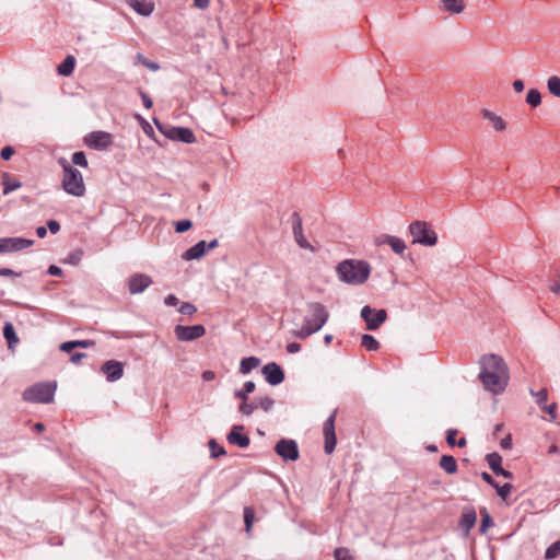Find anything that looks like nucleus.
<instances>
[{
  "label": "nucleus",
  "mask_w": 560,
  "mask_h": 560,
  "mask_svg": "<svg viewBox=\"0 0 560 560\" xmlns=\"http://www.w3.org/2000/svg\"><path fill=\"white\" fill-rule=\"evenodd\" d=\"M47 273L52 277H61L63 275V271L59 266L50 265L47 269Z\"/></svg>",
  "instance_id": "052dcab7"
},
{
  "label": "nucleus",
  "mask_w": 560,
  "mask_h": 560,
  "mask_svg": "<svg viewBox=\"0 0 560 560\" xmlns=\"http://www.w3.org/2000/svg\"><path fill=\"white\" fill-rule=\"evenodd\" d=\"M22 273V271L18 272L10 268H0V277H21Z\"/></svg>",
  "instance_id": "13d9d810"
},
{
  "label": "nucleus",
  "mask_w": 560,
  "mask_h": 560,
  "mask_svg": "<svg viewBox=\"0 0 560 560\" xmlns=\"http://www.w3.org/2000/svg\"><path fill=\"white\" fill-rule=\"evenodd\" d=\"M191 226L192 222L189 219L179 220L174 223L175 232L179 234L187 232Z\"/></svg>",
  "instance_id": "49530a36"
},
{
  "label": "nucleus",
  "mask_w": 560,
  "mask_h": 560,
  "mask_svg": "<svg viewBox=\"0 0 560 560\" xmlns=\"http://www.w3.org/2000/svg\"><path fill=\"white\" fill-rule=\"evenodd\" d=\"M15 153V149L11 145H5L1 149L0 151V156L1 159H3L4 161H9L12 155Z\"/></svg>",
  "instance_id": "603ef678"
},
{
  "label": "nucleus",
  "mask_w": 560,
  "mask_h": 560,
  "mask_svg": "<svg viewBox=\"0 0 560 560\" xmlns=\"http://www.w3.org/2000/svg\"><path fill=\"white\" fill-rule=\"evenodd\" d=\"M153 283L152 278L142 272H136L128 279V291L131 295L143 293Z\"/></svg>",
  "instance_id": "4468645a"
},
{
  "label": "nucleus",
  "mask_w": 560,
  "mask_h": 560,
  "mask_svg": "<svg viewBox=\"0 0 560 560\" xmlns=\"http://www.w3.org/2000/svg\"><path fill=\"white\" fill-rule=\"evenodd\" d=\"M47 230L50 231L51 234H57L60 231V224L57 220L50 219L47 221Z\"/></svg>",
  "instance_id": "6e6d98bb"
},
{
  "label": "nucleus",
  "mask_w": 560,
  "mask_h": 560,
  "mask_svg": "<svg viewBox=\"0 0 560 560\" xmlns=\"http://www.w3.org/2000/svg\"><path fill=\"white\" fill-rule=\"evenodd\" d=\"M71 162L73 165L86 168L89 165L86 154L84 151H75L71 156Z\"/></svg>",
  "instance_id": "58836bf2"
},
{
  "label": "nucleus",
  "mask_w": 560,
  "mask_h": 560,
  "mask_svg": "<svg viewBox=\"0 0 560 560\" xmlns=\"http://www.w3.org/2000/svg\"><path fill=\"white\" fill-rule=\"evenodd\" d=\"M83 257V250L82 249H75L68 254L67 258L65 259L66 264L78 266Z\"/></svg>",
  "instance_id": "79ce46f5"
},
{
  "label": "nucleus",
  "mask_w": 560,
  "mask_h": 560,
  "mask_svg": "<svg viewBox=\"0 0 560 560\" xmlns=\"http://www.w3.org/2000/svg\"><path fill=\"white\" fill-rule=\"evenodd\" d=\"M261 373L270 386H277L281 384L285 378L283 369L276 362H269L265 364L261 369Z\"/></svg>",
  "instance_id": "2eb2a0df"
},
{
  "label": "nucleus",
  "mask_w": 560,
  "mask_h": 560,
  "mask_svg": "<svg viewBox=\"0 0 560 560\" xmlns=\"http://www.w3.org/2000/svg\"><path fill=\"white\" fill-rule=\"evenodd\" d=\"M335 420H336V411H334L324 422L323 433H324V451L326 454H331L337 445V438L335 431Z\"/></svg>",
  "instance_id": "f8f14e48"
},
{
  "label": "nucleus",
  "mask_w": 560,
  "mask_h": 560,
  "mask_svg": "<svg viewBox=\"0 0 560 560\" xmlns=\"http://www.w3.org/2000/svg\"><path fill=\"white\" fill-rule=\"evenodd\" d=\"M360 316L365 322L368 330H377L387 319V311L373 310L370 305H365L361 308Z\"/></svg>",
  "instance_id": "0eeeda50"
},
{
  "label": "nucleus",
  "mask_w": 560,
  "mask_h": 560,
  "mask_svg": "<svg viewBox=\"0 0 560 560\" xmlns=\"http://www.w3.org/2000/svg\"><path fill=\"white\" fill-rule=\"evenodd\" d=\"M139 95L142 100V104L143 106L147 108V109H150L152 108L153 106V101L151 100V97L144 92L142 91L141 89H139Z\"/></svg>",
  "instance_id": "864d4df0"
},
{
  "label": "nucleus",
  "mask_w": 560,
  "mask_h": 560,
  "mask_svg": "<svg viewBox=\"0 0 560 560\" xmlns=\"http://www.w3.org/2000/svg\"><path fill=\"white\" fill-rule=\"evenodd\" d=\"M254 515H255V513L252 508H249V506L244 508L243 517H244L246 530H249L252 528Z\"/></svg>",
  "instance_id": "09e8293b"
},
{
  "label": "nucleus",
  "mask_w": 560,
  "mask_h": 560,
  "mask_svg": "<svg viewBox=\"0 0 560 560\" xmlns=\"http://www.w3.org/2000/svg\"><path fill=\"white\" fill-rule=\"evenodd\" d=\"M255 388L256 384L253 381H246L242 388L234 390L233 395L235 398L241 399L242 401H247L248 395L252 394Z\"/></svg>",
  "instance_id": "2f4dec72"
},
{
  "label": "nucleus",
  "mask_w": 560,
  "mask_h": 560,
  "mask_svg": "<svg viewBox=\"0 0 560 560\" xmlns=\"http://www.w3.org/2000/svg\"><path fill=\"white\" fill-rule=\"evenodd\" d=\"M500 446L503 450H510L512 447V436H511V434H508L505 438H503L500 441Z\"/></svg>",
  "instance_id": "0e129e2a"
},
{
  "label": "nucleus",
  "mask_w": 560,
  "mask_h": 560,
  "mask_svg": "<svg viewBox=\"0 0 560 560\" xmlns=\"http://www.w3.org/2000/svg\"><path fill=\"white\" fill-rule=\"evenodd\" d=\"M61 186L68 195L73 197H83L86 192L83 175L75 167L66 168Z\"/></svg>",
  "instance_id": "39448f33"
},
{
  "label": "nucleus",
  "mask_w": 560,
  "mask_h": 560,
  "mask_svg": "<svg viewBox=\"0 0 560 560\" xmlns=\"http://www.w3.org/2000/svg\"><path fill=\"white\" fill-rule=\"evenodd\" d=\"M273 450L284 462H295L300 457L298 442L293 439H280Z\"/></svg>",
  "instance_id": "1a4fd4ad"
},
{
  "label": "nucleus",
  "mask_w": 560,
  "mask_h": 560,
  "mask_svg": "<svg viewBox=\"0 0 560 560\" xmlns=\"http://www.w3.org/2000/svg\"><path fill=\"white\" fill-rule=\"evenodd\" d=\"M495 491H497V494L503 500V501H506L511 490L513 489V486L509 482L506 483H503L502 486H500L499 483L497 485V487L494 488Z\"/></svg>",
  "instance_id": "de8ad7c7"
},
{
  "label": "nucleus",
  "mask_w": 560,
  "mask_h": 560,
  "mask_svg": "<svg viewBox=\"0 0 560 560\" xmlns=\"http://www.w3.org/2000/svg\"><path fill=\"white\" fill-rule=\"evenodd\" d=\"M128 3L138 14L142 16L151 15L154 10V4L152 2L131 0Z\"/></svg>",
  "instance_id": "393cba45"
},
{
  "label": "nucleus",
  "mask_w": 560,
  "mask_h": 560,
  "mask_svg": "<svg viewBox=\"0 0 560 560\" xmlns=\"http://www.w3.org/2000/svg\"><path fill=\"white\" fill-rule=\"evenodd\" d=\"M257 408H258L257 401L256 402L242 401L238 406V411L242 415L249 417Z\"/></svg>",
  "instance_id": "37998d69"
},
{
  "label": "nucleus",
  "mask_w": 560,
  "mask_h": 560,
  "mask_svg": "<svg viewBox=\"0 0 560 560\" xmlns=\"http://www.w3.org/2000/svg\"><path fill=\"white\" fill-rule=\"evenodd\" d=\"M153 122L156 129L168 140L178 141L186 144L196 142V136L194 131L188 127L172 126L164 124L158 118H153Z\"/></svg>",
  "instance_id": "7ed1b4c3"
},
{
  "label": "nucleus",
  "mask_w": 560,
  "mask_h": 560,
  "mask_svg": "<svg viewBox=\"0 0 560 560\" xmlns=\"http://www.w3.org/2000/svg\"><path fill=\"white\" fill-rule=\"evenodd\" d=\"M1 242L3 254L21 252L34 244V240L24 238L21 236L1 237Z\"/></svg>",
  "instance_id": "dca6fc26"
},
{
  "label": "nucleus",
  "mask_w": 560,
  "mask_h": 560,
  "mask_svg": "<svg viewBox=\"0 0 560 560\" xmlns=\"http://www.w3.org/2000/svg\"><path fill=\"white\" fill-rule=\"evenodd\" d=\"M260 359L254 355L243 358L240 363V373L246 375L260 364Z\"/></svg>",
  "instance_id": "bb28decb"
},
{
  "label": "nucleus",
  "mask_w": 560,
  "mask_h": 560,
  "mask_svg": "<svg viewBox=\"0 0 560 560\" xmlns=\"http://www.w3.org/2000/svg\"><path fill=\"white\" fill-rule=\"evenodd\" d=\"M480 513H481V521H480L479 532H480V534H486L490 527L494 526V522L486 508H483L480 511Z\"/></svg>",
  "instance_id": "f704fd0d"
},
{
  "label": "nucleus",
  "mask_w": 560,
  "mask_h": 560,
  "mask_svg": "<svg viewBox=\"0 0 560 560\" xmlns=\"http://www.w3.org/2000/svg\"><path fill=\"white\" fill-rule=\"evenodd\" d=\"M273 405L275 400L269 396L259 397L257 399L258 408H261L265 412H269L273 408Z\"/></svg>",
  "instance_id": "c03bdc74"
},
{
  "label": "nucleus",
  "mask_w": 560,
  "mask_h": 560,
  "mask_svg": "<svg viewBox=\"0 0 560 560\" xmlns=\"http://www.w3.org/2000/svg\"><path fill=\"white\" fill-rule=\"evenodd\" d=\"M558 556H560V540L552 542L545 551L547 560L556 559Z\"/></svg>",
  "instance_id": "a19ab883"
},
{
  "label": "nucleus",
  "mask_w": 560,
  "mask_h": 560,
  "mask_svg": "<svg viewBox=\"0 0 560 560\" xmlns=\"http://www.w3.org/2000/svg\"><path fill=\"white\" fill-rule=\"evenodd\" d=\"M377 246L388 245L395 254L401 255L406 249V243L404 240L389 234H381L375 238Z\"/></svg>",
  "instance_id": "412c9836"
},
{
  "label": "nucleus",
  "mask_w": 560,
  "mask_h": 560,
  "mask_svg": "<svg viewBox=\"0 0 560 560\" xmlns=\"http://www.w3.org/2000/svg\"><path fill=\"white\" fill-rule=\"evenodd\" d=\"M84 143L93 150L102 151L107 149L113 143V138L109 132L97 130L88 133L84 137Z\"/></svg>",
  "instance_id": "9b49d317"
},
{
  "label": "nucleus",
  "mask_w": 560,
  "mask_h": 560,
  "mask_svg": "<svg viewBox=\"0 0 560 560\" xmlns=\"http://www.w3.org/2000/svg\"><path fill=\"white\" fill-rule=\"evenodd\" d=\"M486 460H487L490 469L492 470V472L495 476L499 475V472L503 469L502 456L499 453L493 452V453L488 454L486 456Z\"/></svg>",
  "instance_id": "7c9ffc66"
},
{
  "label": "nucleus",
  "mask_w": 560,
  "mask_h": 560,
  "mask_svg": "<svg viewBox=\"0 0 560 560\" xmlns=\"http://www.w3.org/2000/svg\"><path fill=\"white\" fill-rule=\"evenodd\" d=\"M319 329L311 325V323L303 320V325L299 330L293 331V335L299 339H306L311 335L317 332Z\"/></svg>",
  "instance_id": "473e14b6"
},
{
  "label": "nucleus",
  "mask_w": 560,
  "mask_h": 560,
  "mask_svg": "<svg viewBox=\"0 0 560 560\" xmlns=\"http://www.w3.org/2000/svg\"><path fill=\"white\" fill-rule=\"evenodd\" d=\"M306 310L310 316H306L304 319L320 330L329 318L327 307L319 302H308L306 304Z\"/></svg>",
  "instance_id": "6e6552de"
},
{
  "label": "nucleus",
  "mask_w": 560,
  "mask_h": 560,
  "mask_svg": "<svg viewBox=\"0 0 560 560\" xmlns=\"http://www.w3.org/2000/svg\"><path fill=\"white\" fill-rule=\"evenodd\" d=\"M136 118L139 121L145 136L149 137L150 139H152L153 141L158 142V140L155 138L154 130H153L152 126L149 124V121L144 117H142L140 114H137Z\"/></svg>",
  "instance_id": "e433bc0d"
},
{
  "label": "nucleus",
  "mask_w": 560,
  "mask_h": 560,
  "mask_svg": "<svg viewBox=\"0 0 560 560\" xmlns=\"http://www.w3.org/2000/svg\"><path fill=\"white\" fill-rule=\"evenodd\" d=\"M480 114L483 119L488 120L492 125V128L497 132H502L506 129L505 120L490 109L483 108L481 109Z\"/></svg>",
  "instance_id": "5701e85b"
},
{
  "label": "nucleus",
  "mask_w": 560,
  "mask_h": 560,
  "mask_svg": "<svg viewBox=\"0 0 560 560\" xmlns=\"http://www.w3.org/2000/svg\"><path fill=\"white\" fill-rule=\"evenodd\" d=\"M547 88L550 94L556 97H560V78L558 75H551L548 78Z\"/></svg>",
  "instance_id": "4c0bfd02"
},
{
  "label": "nucleus",
  "mask_w": 560,
  "mask_h": 560,
  "mask_svg": "<svg viewBox=\"0 0 560 560\" xmlns=\"http://www.w3.org/2000/svg\"><path fill=\"white\" fill-rule=\"evenodd\" d=\"M57 389L55 381L39 382L26 389L22 394V398L33 404H50Z\"/></svg>",
  "instance_id": "f03ea898"
},
{
  "label": "nucleus",
  "mask_w": 560,
  "mask_h": 560,
  "mask_svg": "<svg viewBox=\"0 0 560 560\" xmlns=\"http://www.w3.org/2000/svg\"><path fill=\"white\" fill-rule=\"evenodd\" d=\"M2 334L8 343V348L13 350L20 341L13 324L7 322L3 326Z\"/></svg>",
  "instance_id": "b1692460"
},
{
  "label": "nucleus",
  "mask_w": 560,
  "mask_h": 560,
  "mask_svg": "<svg viewBox=\"0 0 560 560\" xmlns=\"http://www.w3.org/2000/svg\"><path fill=\"white\" fill-rule=\"evenodd\" d=\"M336 273L342 283L361 285L371 275V265L366 260L345 259L336 266Z\"/></svg>",
  "instance_id": "f257e3e1"
},
{
  "label": "nucleus",
  "mask_w": 560,
  "mask_h": 560,
  "mask_svg": "<svg viewBox=\"0 0 560 560\" xmlns=\"http://www.w3.org/2000/svg\"><path fill=\"white\" fill-rule=\"evenodd\" d=\"M207 254V247L205 246V241H199L188 249H186L182 258L186 261L198 260L202 258Z\"/></svg>",
  "instance_id": "4be33fe9"
},
{
  "label": "nucleus",
  "mask_w": 560,
  "mask_h": 560,
  "mask_svg": "<svg viewBox=\"0 0 560 560\" xmlns=\"http://www.w3.org/2000/svg\"><path fill=\"white\" fill-rule=\"evenodd\" d=\"M525 102L530 107H538L541 104V93L538 89H529Z\"/></svg>",
  "instance_id": "c9c22d12"
},
{
  "label": "nucleus",
  "mask_w": 560,
  "mask_h": 560,
  "mask_svg": "<svg viewBox=\"0 0 560 560\" xmlns=\"http://www.w3.org/2000/svg\"><path fill=\"white\" fill-rule=\"evenodd\" d=\"M301 350V345L299 342H290L287 345V351L291 354L298 353Z\"/></svg>",
  "instance_id": "338daca9"
},
{
  "label": "nucleus",
  "mask_w": 560,
  "mask_h": 560,
  "mask_svg": "<svg viewBox=\"0 0 560 560\" xmlns=\"http://www.w3.org/2000/svg\"><path fill=\"white\" fill-rule=\"evenodd\" d=\"M59 349L62 351V352H67V353H70L72 352L73 349H75V343H74V340H69V341H65L60 345Z\"/></svg>",
  "instance_id": "bf43d9fd"
},
{
  "label": "nucleus",
  "mask_w": 560,
  "mask_h": 560,
  "mask_svg": "<svg viewBox=\"0 0 560 560\" xmlns=\"http://www.w3.org/2000/svg\"><path fill=\"white\" fill-rule=\"evenodd\" d=\"M481 478L485 482H487L489 486L495 488L498 482L493 479V477L487 472V471H482L481 472Z\"/></svg>",
  "instance_id": "680f3d73"
},
{
  "label": "nucleus",
  "mask_w": 560,
  "mask_h": 560,
  "mask_svg": "<svg viewBox=\"0 0 560 560\" xmlns=\"http://www.w3.org/2000/svg\"><path fill=\"white\" fill-rule=\"evenodd\" d=\"M75 67V58L72 55H68L63 61L57 67L58 74L62 77H69L72 74Z\"/></svg>",
  "instance_id": "cd10ccee"
},
{
  "label": "nucleus",
  "mask_w": 560,
  "mask_h": 560,
  "mask_svg": "<svg viewBox=\"0 0 560 560\" xmlns=\"http://www.w3.org/2000/svg\"><path fill=\"white\" fill-rule=\"evenodd\" d=\"M478 378L481 381L486 390L493 395L502 394L509 384V373H479Z\"/></svg>",
  "instance_id": "423d86ee"
},
{
  "label": "nucleus",
  "mask_w": 560,
  "mask_h": 560,
  "mask_svg": "<svg viewBox=\"0 0 560 560\" xmlns=\"http://www.w3.org/2000/svg\"><path fill=\"white\" fill-rule=\"evenodd\" d=\"M443 9L451 14H459L465 9L464 0H441Z\"/></svg>",
  "instance_id": "c756f323"
},
{
  "label": "nucleus",
  "mask_w": 560,
  "mask_h": 560,
  "mask_svg": "<svg viewBox=\"0 0 560 560\" xmlns=\"http://www.w3.org/2000/svg\"><path fill=\"white\" fill-rule=\"evenodd\" d=\"M408 230L415 244L431 247L438 243V234L425 221H413Z\"/></svg>",
  "instance_id": "20e7f679"
},
{
  "label": "nucleus",
  "mask_w": 560,
  "mask_h": 560,
  "mask_svg": "<svg viewBox=\"0 0 560 560\" xmlns=\"http://www.w3.org/2000/svg\"><path fill=\"white\" fill-rule=\"evenodd\" d=\"M361 346L368 351H377L380 349V342L370 334H363L361 336Z\"/></svg>",
  "instance_id": "72a5a7b5"
},
{
  "label": "nucleus",
  "mask_w": 560,
  "mask_h": 560,
  "mask_svg": "<svg viewBox=\"0 0 560 560\" xmlns=\"http://www.w3.org/2000/svg\"><path fill=\"white\" fill-rule=\"evenodd\" d=\"M101 371L106 376V381L114 383L124 375V363L117 360H108L101 366Z\"/></svg>",
  "instance_id": "a211bd4d"
},
{
  "label": "nucleus",
  "mask_w": 560,
  "mask_h": 560,
  "mask_svg": "<svg viewBox=\"0 0 560 560\" xmlns=\"http://www.w3.org/2000/svg\"><path fill=\"white\" fill-rule=\"evenodd\" d=\"M439 464L440 467L448 475L455 474L458 469L457 462L452 455H443Z\"/></svg>",
  "instance_id": "c85d7f7f"
},
{
  "label": "nucleus",
  "mask_w": 560,
  "mask_h": 560,
  "mask_svg": "<svg viewBox=\"0 0 560 560\" xmlns=\"http://www.w3.org/2000/svg\"><path fill=\"white\" fill-rule=\"evenodd\" d=\"M175 336L180 341H194L206 334V328L201 324L184 326L177 325L174 328Z\"/></svg>",
  "instance_id": "ddd939ff"
},
{
  "label": "nucleus",
  "mask_w": 560,
  "mask_h": 560,
  "mask_svg": "<svg viewBox=\"0 0 560 560\" xmlns=\"http://www.w3.org/2000/svg\"><path fill=\"white\" fill-rule=\"evenodd\" d=\"M74 343H75V348H84V349L94 346V341H92L90 339L74 340Z\"/></svg>",
  "instance_id": "69168bd1"
},
{
  "label": "nucleus",
  "mask_w": 560,
  "mask_h": 560,
  "mask_svg": "<svg viewBox=\"0 0 560 560\" xmlns=\"http://www.w3.org/2000/svg\"><path fill=\"white\" fill-rule=\"evenodd\" d=\"M210 456L212 458H218L226 454L225 448L220 445L214 439L209 441Z\"/></svg>",
  "instance_id": "ea45409f"
},
{
  "label": "nucleus",
  "mask_w": 560,
  "mask_h": 560,
  "mask_svg": "<svg viewBox=\"0 0 560 560\" xmlns=\"http://www.w3.org/2000/svg\"><path fill=\"white\" fill-rule=\"evenodd\" d=\"M290 223L296 244L304 249H313L303 234V222L299 212L294 211L290 217Z\"/></svg>",
  "instance_id": "f3484780"
},
{
  "label": "nucleus",
  "mask_w": 560,
  "mask_h": 560,
  "mask_svg": "<svg viewBox=\"0 0 560 560\" xmlns=\"http://www.w3.org/2000/svg\"><path fill=\"white\" fill-rule=\"evenodd\" d=\"M178 302V298L175 294H168L164 300L166 306H176Z\"/></svg>",
  "instance_id": "e2e57ef3"
},
{
  "label": "nucleus",
  "mask_w": 560,
  "mask_h": 560,
  "mask_svg": "<svg viewBox=\"0 0 560 560\" xmlns=\"http://www.w3.org/2000/svg\"><path fill=\"white\" fill-rule=\"evenodd\" d=\"M477 522V513L475 508L468 506L465 508L462 516L458 521V528L463 532V535L466 537L469 535L470 530L474 528Z\"/></svg>",
  "instance_id": "aec40b11"
},
{
  "label": "nucleus",
  "mask_w": 560,
  "mask_h": 560,
  "mask_svg": "<svg viewBox=\"0 0 560 560\" xmlns=\"http://www.w3.org/2000/svg\"><path fill=\"white\" fill-rule=\"evenodd\" d=\"M530 395L535 397V401L539 407H542L548 399V390L546 388H540L538 392L530 389Z\"/></svg>",
  "instance_id": "a18cd8bd"
},
{
  "label": "nucleus",
  "mask_w": 560,
  "mask_h": 560,
  "mask_svg": "<svg viewBox=\"0 0 560 560\" xmlns=\"http://www.w3.org/2000/svg\"><path fill=\"white\" fill-rule=\"evenodd\" d=\"M479 373H509V369L504 360L497 354H487L480 359Z\"/></svg>",
  "instance_id": "9d476101"
},
{
  "label": "nucleus",
  "mask_w": 560,
  "mask_h": 560,
  "mask_svg": "<svg viewBox=\"0 0 560 560\" xmlns=\"http://www.w3.org/2000/svg\"><path fill=\"white\" fill-rule=\"evenodd\" d=\"M458 431L456 429H448L446 430V442L450 446L456 445L455 436L457 435Z\"/></svg>",
  "instance_id": "5fc2aeb1"
},
{
  "label": "nucleus",
  "mask_w": 560,
  "mask_h": 560,
  "mask_svg": "<svg viewBox=\"0 0 560 560\" xmlns=\"http://www.w3.org/2000/svg\"><path fill=\"white\" fill-rule=\"evenodd\" d=\"M178 312L183 315H192L197 312V307L189 302H183L178 308Z\"/></svg>",
  "instance_id": "8fccbe9b"
},
{
  "label": "nucleus",
  "mask_w": 560,
  "mask_h": 560,
  "mask_svg": "<svg viewBox=\"0 0 560 560\" xmlns=\"http://www.w3.org/2000/svg\"><path fill=\"white\" fill-rule=\"evenodd\" d=\"M226 440L230 444L236 445L241 448H246L250 444L249 436L244 433V425L234 424L226 435Z\"/></svg>",
  "instance_id": "6ab92c4d"
},
{
  "label": "nucleus",
  "mask_w": 560,
  "mask_h": 560,
  "mask_svg": "<svg viewBox=\"0 0 560 560\" xmlns=\"http://www.w3.org/2000/svg\"><path fill=\"white\" fill-rule=\"evenodd\" d=\"M2 186H3V195L7 196L9 194H11L12 191L21 188L22 186V183L16 179V178H13L9 173H3L2 174Z\"/></svg>",
  "instance_id": "a878e982"
},
{
  "label": "nucleus",
  "mask_w": 560,
  "mask_h": 560,
  "mask_svg": "<svg viewBox=\"0 0 560 560\" xmlns=\"http://www.w3.org/2000/svg\"><path fill=\"white\" fill-rule=\"evenodd\" d=\"M512 85H513L514 91L517 93L523 92L525 89V84H524L523 80H521V79L514 80Z\"/></svg>",
  "instance_id": "774afa93"
},
{
  "label": "nucleus",
  "mask_w": 560,
  "mask_h": 560,
  "mask_svg": "<svg viewBox=\"0 0 560 560\" xmlns=\"http://www.w3.org/2000/svg\"><path fill=\"white\" fill-rule=\"evenodd\" d=\"M335 560H353L345 548H337L334 552Z\"/></svg>",
  "instance_id": "3c124183"
},
{
  "label": "nucleus",
  "mask_w": 560,
  "mask_h": 560,
  "mask_svg": "<svg viewBox=\"0 0 560 560\" xmlns=\"http://www.w3.org/2000/svg\"><path fill=\"white\" fill-rule=\"evenodd\" d=\"M540 408L550 416L551 420L556 419L557 405L555 402L550 405H542Z\"/></svg>",
  "instance_id": "4d7b16f0"
}]
</instances>
